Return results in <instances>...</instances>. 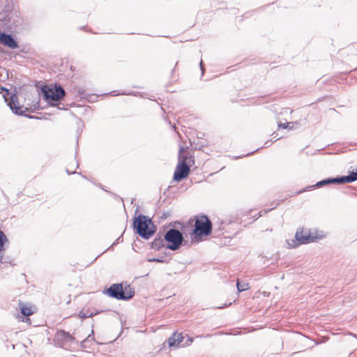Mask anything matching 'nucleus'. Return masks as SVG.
<instances>
[{
    "label": "nucleus",
    "mask_w": 357,
    "mask_h": 357,
    "mask_svg": "<svg viewBox=\"0 0 357 357\" xmlns=\"http://www.w3.org/2000/svg\"><path fill=\"white\" fill-rule=\"evenodd\" d=\"M162 239H161L160 238H155L154 240V241L153 242V245L155 247H160L162 245Z\"/></svg>",
    "instance_id": "a211bd4d"
},
{
    "label": "nucleus",
    "mask_w": 357,
    "mask_h": 357,
    "mask_svg": "<svg viewBox=\"0 0 357 357\" xmlns=\"http://www.w3.org/2000/svg\"><path fill=\"white\" fill-rule=\"evenodd\" d=\"M107 294L118 300H128L134 295V291L130 285L123 287L122 284H113L107 290Z\"/></svg>",
    "instance_id": "f03ea898"
},
{
    "label": "nucleus",
    "mask_w": 357,
    "mask_h": 357,
    "mask_svg": "<svg viewBox=\"0 0 357 357\" xmlns=\"http://www.w3.org/2000/svg\"><path fill=\"white\" fill-rule=\"evenodd\" d=\"M3 254H2V251H0V264H3Z\"/></svg>",
    "instance_id": "4be33fe9"
},
{
    "label": "nucleus",
    "mask_w": 357,
    "mask_h": 357,
    "mask_svg": "<svg viewBox=\"0 0 357 357\" xmlns=\"http://www.w3.org/2000/svg\"><path fill=\"white\" fill-rule=\"evenodd\" d=\"M97 314V312H89V311L87 312H84V310H81L79 312V317L81 318V319H85L86 317H93L94 315H96Z\"/></svg>",
    "instance_id": "4468645a"
},
{
    "label": "nucleus",
    "mask_w": 357,
    "mask_h": 357,
    "mask_svg": "<svg viewBox=\"0 0 357 357\" xmlns=\"http://www.w3.org/2000/svg\"><path fill=\"white\" fill-rule=\"evenodd\" d=\"M42 92L45 100L50 104L54 105L53 102L60 100L65 96V91L61 86L52 87L44 86Z\"/></svg>",
    "instance_id": "39448f33"
},
{
    "label": "nucleus",
    "mask_w": 357,
    "mask_h": 357,
    "mask_svg": "<svg viewBox=\"0 0 357 357\" xmlns=\"http://www.w3.org/2000/svg\"><path fill=\"white\" fill-rule=\"evenodd\" d=\"M133 225L138 234L144 238L148 239L155 233L151 219L145 215H139L135 218Z\"/></svg>",
    "instance_id": "f257e3e1"
},
{
    "label": "nucleus",
    "mask_w": 357,
    "mask_h": 357,
    "mask_svg": "<svg viewBox=\"0 0 357 357\" xmlns=\"http://www.w3.org/2000/svg\"><path fill=\"white\" fill-rule=\"evenodd\" d=\"M18 319H19L20 321H24V322H26L28 324H31V320H30L29 318H24L22 316H19Z\"/></svg>",
    "instance_id": "6ab92c4d"
},
{
    "label": "nucleus",
    "mask_w": 357,
    "mask_h": 357,
    "mask_svg": "<svg viewBox=\"0 0 357 357\" xmlns=\"http://www.w3.org/2000/svg\"><path fill=\"white\" fill-rule=\"evenodd\" d=\"M236 286L238 291H243L249 288L248 283H241L238 281L237 282Z\"/></svg>",
    "instance_id": "dca6fc26"
},
{
    "label": "nucleus",
    "mask_w": 357,
    "mask_h": 357,
    "mask_svg": "<svg viewBox=\"0 0 357 357\" xmlns=\"http://www.w3.org/2000/svg\"><path fill=\"white\" fill-rule=\"evenodd\" d=\"M184 337L182 333H174L168 340V344L169 347H185L190 345L192 342V338L188 337L187 341L184 344H181Z\"/></svg>",
    "instance_id": "1a4fd4ad"
},
{
    "label": "nucleus",
    "mask_w": 357,
    "mask_h": 357,
    "mask_svg": "<svg viewBox=\"0 0 357 357\" xmlns=\"http://www.w3.org/2000/svg\"><path fill=\"white\" fill-rule=\"evenodd\" d=\"M19 307L21 310L22 314L25 317H29L34 312L32 307L26 304L20 303L19 305Z\"/></svg>",
    "instance_id": "f8f14e48"
},
{
    "label": "nucleus",
    "mask_w": 357,
    "mask_h": 357,
    "mask_svg": "<svg viewBox=\"0 0 357 357\" xmlns=\"http://www.w3.org/2000/svg\"><path fill=\"white\" fill-rule=\"evenodd\" d=\"M164 238L165 241L168 243L166 248L171 250H178L183 241L182 233L176 229H170L168 230L165 234Z\"/></svg>",
    "instance_id": "7ed1b4c3"
},
{
    "label": "nucleus",
    "mask_w": 357,
    "mask_h": 357,
    "mask_svg": "<svg viewBox=\"0 0 357 357\" xmlns=\"http://www.w3.org/2000/svg\"><path fill=\"white\" fill-rule=\"evenodd\" d=\"M357 180V172L352 173L349 176H344L334 178H327L322 180L321 181H319L317 183V184L314 185L315 187L320 188L324 185H328V184H333V183H351Z\"/></svg>",
    "instance_id": "0eeeda50"
},
{
    "label": "nucleus",
    "mask_w": 357,
    "mask_h": 357,
    "mask_svg": "<svg viewBox=\"0 0 357 357\" xmlns=\"http://www.w3.org/2000/svg\"><path fill=\"white\" fill-rule=\"evenodd\" d=\"M0 44L13 50L18 47L17 41L13 36L3 32L0 33Z\"/></svg>",
    "instance_id": "9d476101"
},
{
    "label": "nucleus",
    "mask_w": 357,
    "mask_h": 357,
    "mask_svg": "<svg viewBox=\"0 0 357 357\" xmlns=\"http://www.w3.org/2000/svg\"><path fill=\"white\" fill-rule=\"evenodd\" d=\"M57 337L61 338L66 342H71L73 339L70 334L62 331L57 333Z\"/></svg>",
    "instance_id": "ddd939ff"
},
{
    "label": "nucleus",
    "mask_w": 357,
    "mask_h": 357,
    "mask_svg": "<svg viewBox=\"0 0 357 357\" xmlns=\"http://www.w3.org/2000/svg\"><path fill=\"white\" fill-rule=\"evenodd\" d=\"M289 246H291L292 248L296 246V244L294 241H293V244L292 245H291L290 243H289Z\"/></svg>",
    "instance_id": "393cba45"
},
{
    "label": "nucleus",
    "mask_w": 357,
    "mask_h": 357,
    "mask_svg": "<svg viewBox=\"0 0 357 357\" xmlns=\"http://www.w3.org/2000/svg\"><path fill=\"white\" fill-rule=\"evenodd\" d=\"M199 65H200V68H201V70H202V74H204V67H203V61H202V60H201Z\"/></svg>",
    "instance_id": "412c9836"
},
{
    "label": "nucleus",
    "mask_w": 357,
    "mask_h": 357,
    "mask_svg": "<svg viewBox=\"0 0 357 357\" xmlns=\"http://www.w3.org/2000/svg\"><path fill=\"white\" fill-rule=\"evenodd\" d=\"M294 126L295 125H289L287 128L289 129V130L293 129L294 128Z\"/></svg>",
    "instance_id": "b1692460"
},
{
    "label": "nucleus",
    "mask_w": 357,
    "mask_h": 357,
    "mask_svg": "<svg viewBox=\"0 0 357 357\" xmlns=\"http://www.w3.org/2000/svg\"><path fill=\"white\" fill-rule=\"evenodd\" d=\"M6 91V94L3 95L5 101L7 102L8 106L13 111V113L18 115H23L28 111L26 107L20 105L18 102V98L16 94H13L9 98L7 96L10 94L8 90L3 89Z\"/></svg>",
    "instance_id": "423d86ee"
},
{
    "label": "nucleus",
    "mask_w": 357,
    "mask_h": 357,
    "mask_svg": "<svg viewBox=\"0 0 357 357\" xmlns=\"http://www.w3.org/2000/svg\"><path fill=\"white\" fill-rule=\"evenodd\" d=\"M298 124V123L297 122H289V123H280L278 124V127L286 129L289 127V125H296L297 126Z\"/></svg>",
    "instance_id": "f3484780"
},
{
    "label": "nucleus",
    "mask_w": 357,
    "mask_h": 357,
    "mask_svg": "<svg viewBox=\"0 0 357 357\" xmlns=\"http://www.w3.org/2000/svg\"><path fill=\"white\" fill-rule=\"evenodd\" d=\"M183 147H181V148L180 149V151H179V158H181V157H182V155H181V152L183 151Z\"/></svg>",
    "instance_id": "5701e85b"
},
{
    "label": "nucleus",
    "mask_w": 357,
    "mask_h": 357,
    "mask_svg": "<svg viewBox=\"0 0 357 357\" xmlns=\"http://www.w3.org/2000/svg\"><path fill=\"white\" fill-rule=\"evenodd\" d=\"M6 241L7 238L6 235L0 230V251H3L4 250L3 246Z\"/></svg>",
    "instance_id": "2eb2a0df"
},
{
    "label": "nucleus",
    "mask_w": 357,
    "mask_h": 357,
    "mask_svg": "<svg viewBox=\"0 0 357 357\" xmlns=\"http://www.w3.org/2000/svg\"><path fill=\"white\" fill-rule=\"evenodd\" d=\"M186 158H183L181 161H180L175 169L174 174V180L175 181H180L184 178L187 177L190 173V167L186 163Z\"/></svg>",
    "instance_id": "6e6552de"
},
{
    "label": "nucleus",
    "mask_w": 357,
    "mask_h": 357,
    "mask_svg": "<svg viewBox=\"0 0 357 357\" xmlns=\"http://www.w3.org/2000/svg\"><path fill=\"white\" fill-rule=\"evenodd\" d=\"M212 224L210 220L205 215L198 216L195 220L193 235L195 237L208 236L211 234Z\"/></svg>",
    "instance_id": "20e7f679"
},
{
    "label": "nucleus",
    "mask_w": 357,
    "mask_h": 357,
    "mask_svg": "<svg viewBox=\"0 0 357 357\" xmlns=\"http://www.w3.org/2000/svg\"><path fill=\"white\" fill-rule=\"evenodd\" d=\"M148 261H149V262H152V261L162 262L163 261L162 259H160L158 258H151V259H148Z\"/></svg>",
    "instance_id": "aec40b11"
},
{
    "label": "nucleus",
    "mask_w": 357,
    "mask_h": 357,
    "mask_svg": "<svg viewBox=\"0 0 357 357\" xmlns=\"http://www.w3.org/2000/svg\"><path fill=\"white\" fill-rule=\"evenodd\" d=\"M298 244L308 243L313 241L314 237L308 234L307 230L297 231L295 235Z\"/></svg>",
    "instance_id": "9b49d317"
}]
</instances>
